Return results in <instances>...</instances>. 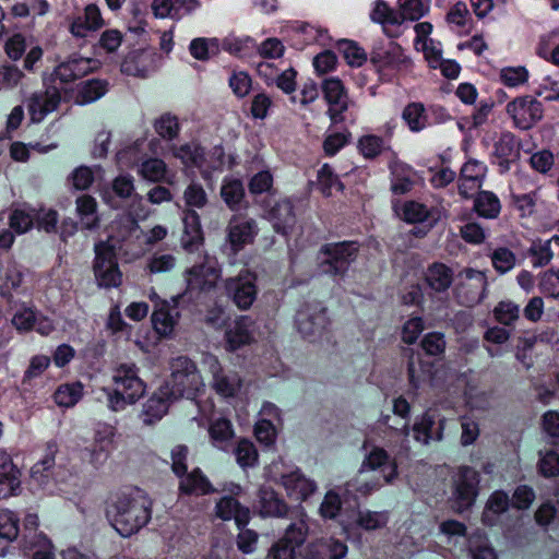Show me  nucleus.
<instances>
[{"instance_id":"nucleus-1","label":"nucleus","mask_w":559,"mask_h":559,"mask_svg":"<svg viewBox=\"0 0 559 559\" xmlns=\"http://www.w3.org/2000/svg\"><path fill=\"white\" fill-rule=\"evenodd\" d=\"M107 515L115 530L123 537H129L144 527L152 516V502L141 490L119 495L107 510Z\"/></svg>"},{"instance_id":"nucleus-2","label":"nucleus","mask_w":559,"mask_h":559,"mask_svg":"<svg viewBox=\"0 0 559 559\" xmlns=\"http://www.w3.org/2000/svg\"><path fill=\"white\" fill-rule=\"evenodd\" d=\"M114 390L105 389L108 407L114 412L135 403L145 392V384L139 377V368L134 364H120L112 373Z\"/></svg>"},{"instance_id":"nucleus-3","label":"nucleus","mask_w":559,"mask_h":559,"mask_svg":"<svg viewBox=\"0 0 559 559\" xmlns=\"http://www.w3.org/2000/svg\"><path fill=\"white\" fill-rule=\"evenodd\" d=\"M370 61L378 73L389 80L408 74L414 68L411 56L393 39L374 41L370 51Z\"/></svg>"},{"instance_id":"nucleus-4","label":"nucleus","mask_w":559,"mask_h":559,"mask_svg":"<svg viewBox=\"0 0 559 559\" xmlns=\"http://www.w3.org/2000/svg\"><path fill=\"white\" fill-rule=\"evenodd\" d=\"M174 399H195L205 384L197 365L186 356H179L170 361V377L164 384Z\"/></svg>"},{"instance_id":"nucleus-5","label":"nucleus","mask_w":559,"mask_h":559,"mask_svg":"<svg viewBox=\"0 0 559 559\" xmlns=\"http://www.w3.org/2000/svg\"><path fill=\"white\" fill-rule=\"evenodd\" d=\"M358 246L356 242L344 241L326 243L321 247L318 260L322 273L344 275L350 263L356 259Z\"/></svg>"},{"instance_id":"nucleus-6","label":"nucleus","mask_w":559,"mask_h":559,"mask_svg":"<svg viewBox=\"0 0 559 559\" xmlns=\"http://www.w3.org/2000/svg\"><path fill=\"white\" fill-rule=\"evenodd\" d=\"M93 272L97 286L100 288H116L122 284V273L116 259L114 246L103 241L95 245Z\"/></svg>"},{"instance_id":"nucleus-7","label":"nucleus","mask_w":559,"mask_h":559,"mask_svg":"<svg viewBox=\"0 0 559 559\" xmlns=\"http://www.w3.org/2000/svg\"><path fill=\"white\" fill-rule=\"evenodd\" d=\"M295 324L302 337L316 341L330 326L325 307L319 301L306 302L296 313Z\"/></svg>"},{"instance_id":"nucleus-8","label":"nucleus","mask_w":559,"mask_h":559,"mask_svg":"<svg viewBox=\"0 0 559 559\" xmlns=\"http://www.w3.org/2000/svg\"><path fill=\"white\" fill-rule=\"evenodd\" d=\"M202 364L211 373L212 389L223 397H234L241 389L242 381L236 371L225 370L218 358L212 354H204Z\"/></svg>"},{"instance_id":"nucleus-9","label":"nucleus","mask_w":559,"mask_h":559,"mask_svg":"<svg viewBox=\"0 0 559 559\" xmlns=\"http://www.w3.org/2000/svg\"><path fill=\"white\" fill-rule=\"evenodd\" d=\"M513 126L520 130H530L544 115L543 104L532 95L515 97L506 107Z\"/></svg>"},{"instance_id":"nucleus-10","label":"nucleus","mask_w":559,"mask_h":559,"mask_svg":"<svg viewBox=\"0 0 559 559\" xmlns=\"http://www.w3.org/2000/svg\"><path fill=\"white\" fill-rule=\"evenodd\" d=\"M255 282V274L247 269L241 270L237 276L225 280V293L237 308L247 310L252 306L258 295Z\"/></svg>"},{"instance_id":"nucleus-11","label":"nucleus","mask_w":559,"mask_h":559,"mask_svg":"<svg viewBox=\"0 0 559 559\" xmlns=\"http://www.w3.org/2000/svg\"><path fill=\"white\" fill-rule=\"evenodd\" d=\"M479 474L472 467H460L453 479V503L457 512L473 506L478 495Z\"/></svg>"},{"instance_id":"nucleus-12","label":"nucleus","mask_w":559,"mask_h":559,"mask_svg":"<svg viewBox=\"0 0 559 559\" xmlns=\"http://www.w3.org/2000/svg\"><path fill=\"white\" fill-rule=\"evenodd\" d=\"M463 280L456 287V297L465 306L479 304L486 296L488 282L484 272L466 269L461 274Z\"/></svg>"},{"instance_id":"nucleus-13","label":"nucleus","mask_w":559,"mask_h":559,"mask_svg":"<svg viewBox=\"0 0 559 559\" xmlns=\"http://www.w3.org/2000/svg\"><path fill=\"white\" fill-rule=\"evenodd\" d=\"M322 92L332 123L342 122L344 120L343 114L348 109L349 104L343 82L338 78H328L322 82Z\"/></svg>"},{"instance_id":"nucleus-14","label":"nucleus","mask_w":559,"mask_h":559,"mask_svg":"<svg viewBox=\"0 0 559 559\" xmlns=\"http://www.w3.org/2000/svg\"><path fill=\"white\" fill-rule=\"evenodd\" d=\"M258 235L257 222L253 218L233 216L227 226V250L236 255L245 246L251 243Z\"/></svg>"},{"instance_id":"nucleus-15","label":"nucleus","mask_w":559,"mask_h":559,"mask_svg":"<svg viewBox=\"0 0 559 559\" xmlns=\"http://www.w3.org/2000/svg\"><path fill=\"white\" fill-rule=\"evenodd\" d=\"M221 276L218 263L214 258L206 257L200 264L186 271V281L190 290H207L215 286Z\"/></svg>"},{"instance_id":"nucleus-16","label":"nucleus","mask_w":559,"mask_h":559,"mask_svg":"<svg viewBox=\"0 0 559 559\" xmlns=\"http://www.w3.org/2000/svg\"><path fill=\"white\" fill-rule=\"evenodd\" d=\"M98 67L99 61L96 59L73 55L68 60L59 63L55 68L52 75L63 83H69L87 75L98 69Z\"/></svg>"},{"instance_id":"nucleus-17","label":"nucleus","mask_w":559,"mask_h":559,"mask_svg":"<svg viewBox=\"0 0 559 559\" xmlns=\"http://www.w3.org/2000/svg\"><path fill=\"white\" fill-rule=\"evenodd\" d=\"M369 19L372 23L381 25L383 34L389 39H395L402 35L397 11L396 9L391 8L386 1H373Z\"/></svg>"},{"instance_id":"nucleus-18","label":"nucleus","mask_w":559,"mask_h":559,"mask_svg":"<svg viewBox=\"0 0 559 559\" xmlns=\"http://www.w3.org/2000/svg\"><path fill=\"white\" fill-rule=\"evenodd\" d=\"M61 95L56 86H48L45 91L32 94L28 99V111L33 122H40L45 117L57 109Z\"/></svg>"},{"instance_id":"nucleus-19","label":"nucleus","mask_w":559,"mask_h":559,"mask_svg":"<svg viewBox=\"0 0 559 559\" xmlns=\"http://www.w3.org/2000/svg\"><path fill=\"white\" fill-rule=\"evenodd\" d=\"M21 491V471L11 455L0 449V499H8Z\"/></svg>"},{"instance_id":"nucleus-20","label":"nucleus","mask_w":559,"mask_h":559,"mask_svg":"<svg viewBox=\"0 0 559 559\" xmlns=\"http://www.w3.org/2000/svg\"><path fill=\"white\" fill-rule=\"evenodd\" d=\"M255 324L248 316H240L225 332V347L235 352L254 340Z\"/></svg>"},{"instance_id":"nucleus-21","label":"nucleus","mask_w":559,"mask_h":559,"mask_svg":"<svg viewBox=\"0 0 559 559\" xmlns=\"http://www.w3.org/2000/svg\"><path fill=\"white\" fill-rule=\"evenodd\" d=\"M443 429L444 419L430 409L416 419L413 426L414 439L423 444L440 441Z\"/></svg>"},{"instance_id":"nucleus-22","label":"nucleus","mask_w":559,"mask_h":559,"mask_svg":"<svg viewBox=\"0 0 559 559\" xmlns=\"http://www.w3.org/2000/svg\"><path fill=\"white\" fill-rule=\"evenodd\" d=\"M377 469H379L381 476H383L384 483H392L397 476V465L395 461L390 457L384 449L374 447L362 461L359 474L361 475L367 471Z\"/></svg>"},{"instance_id":"nucleus-23","label":"nucleus","mask_w":559,"mask_h":559,"mask_svg":"<svg viewBox=\"0 0 559 559\" xmlns=\"http://www.w3.org/2000/svg\"><path fill=\"white\" fill-rule=\"evenodd\" d=\"M179 310L177 301L158 299L152 314V323L155 331L162 336H169L178 322Z\"/></svg>"},{"instance_id":"nucleus-24","label":"nucleus","mask_w":559,"mask_h":559,"mask_svg":"<svg viewBox=\"0 0 559 559\" xmlns=\"http://www.w3.org/2000/svg\"><path fill=\"white\" fill-rule=\"evenodd\" d=\"M511 203L521 217H532L548 210L540 187L530 192L511 193Z\"/></svg>"},{"instance_id":"nucleus-25","label":"nucleus","mask_w":559,"mask_h":559,"mask_svg":"<svg viewBox=\"0 0 559 559\" xmlns=\"http://www.w3.org/2000/svg\"><path fill=\"white\" fill-rule=\"evenodd\" d=\"M281 484L288 497L298 501L308 499L318 489L316 481L306 477L300 469L283 474L281 476Z\"/></svg>"},{"instance_id":"nucleus-26","label":"nucleus","mask_w":559,"mask_h":559,"mask_svg":"<svg viewBox=\"0 0 559 559\" xmlns=\"http://www.w3.org/2000/svg\"><path fill=\"white\" fill-rule=\"evenodd\" d=\"M170 392L162 385L143 405L140 414L144 425H152L168 412L169 405L175 401Z\"/></svg>"},{"instance_id":"nucleus-27","label":"nucleus","mask_w":559,"mask_h":559,"mask_svg":"<svg viewBox=\"0 0 559 559\" xmlns=\"http://www.w3.org/2000/svg\"><path fill=\"white\" fill-rule=\"evenodd\" d=\"M104 25L99 8L96 4H88L84 11L78 14L70 26L73 36L85 38Z\"/></svg>"},{"instance_id":"nucleus-28","label":"nucleus","mask_w":559,"mask_h":559,"mask_svg":"<svg viewBox=\"0 0 559 559\" xmlns=\"http://www.w3.org/2000/svg\"><path fill=\"white\" fill-rule=\"evenodd\" d=\"M215 514L223 521L234 520L238 528L245 527L250 520L249 508L241 506L236 498L229 496H223L216 502Z\"/></svg>"},{"instance_id":"nucleus-29","label":"nucleus","mask_w":559,"mask_h":559,"mask_svg":"<svg viewBox=\"0 0 559 559\" xmlns=\"http://www.w3.org/2000/svg\"><path fill=\"white\" fill-rule=\"evenodd\" d=\"M347 546L334 538H321L308 545L305 559H343Z\"/></svg>"},{"instance_id":"nucleus-30","label":"nucleus","mask_w":559,"mask_h":559,"mask_svg":"<svg viewBox=\"0 0 559 559\" xmlns=\"http://www.w3.org/2000/svg\"><path fill=\"white\" fill-rule=\"evenodd\" d=\"M183 234L181 245L185 250L193 252L200 248L203 242V233L200 217L193 210H187L182 217Z\"/></svg>"},{"instance_id":"nucleus-31","label":"nucleus","mask_w":559,"mask_h":559,"mask_svg":"<svg viewBox=\"0 0 559 559\" xmlns=\"http://www.w3.org/2000/svg\"><path fill=\"white\" fill-rule=\"evenodd\" d=\"M259 512L263 518H284L288 515L289 508L272 488L262 487L259 490Z\"/></svg>"},{"instance_id":"nucleus-32","label":"nucleus","mask_w":559,"mask_h":559,"mask_svg":"<svg viewBox=\"0 0 559 559\" xmlns=\"http://www.w3.org/2000/svg\"><path fill=\"white\" fill-rule=\"evenodd\" d=\"M267 218L276 233L287 235L296 222L292 202L289 200L277 202L269 211Z\"/></svg>"},{"instance_id":"nucleus-33","label":"nucleus","mask_w":559,"mask_h":559,"mask_svg":"<svg viewBox=\"0 0 559 559\" xmlns=\"http://www.w3.org/2000/svg\"><path fill=\"white\" fill-rule=\"evenodd\" d=\"M180 477L179 490L185 495L204 496L218 491L215 489L207 477L200 468H194L190 473H185Z\"/></svg>"},{"instance_id":"nucleus-34","label":"nucleus","mask_w":559,"mask_h":559,"mask_svg":"<svg viewBox=\"0 0 559 559\" xmlns=\"http://www.w3.org/2000/svg\"><path fill=\"white\" fill-rule=\"evenodd\" d=\"M431 0H397L396 11L400 29L405 22H415L425 16L430 10Z\"/></svg>"},{"instance_id":"nucleus-35","label":"nucleus","mask_w":559,"mask_h":559,"mask_svg":"<svg viewBox=\"0 0 559 559\" xmlns=\"http://www.w3.org/2000/svg\"><path fill=\"white\" fill-rule=\"evenodd\" d=\"M226 165V156L223 146L216 145L210 151L204 152L201 147L198 168L202 176L207 179L213 171H222Z\"/></svg>"},{"instance_id":"nucleus-36","label":"nucleus","mask_w":559,"mask_h":559,"mask_svg":"<svg viewBox=\"0 0 559 559\" xmlns=\"http://www.w3.org/2000/svg\"><path fill=\"white\" fill-rule=\"evenodd\" d=\"M134 183L130 175H120L111 183V187H106L100 190L104 202L112 207L117 206L116 200L112 197L115 193L120 199H127L133 195Z\"/></svg>"},{"instance_id":"nucleus-37","label":"nucleus","mask_w":559,"mask_h":559,"mask_svg":"<svg viewBox=\"0 0 559 559\" xmlns=\"http://www.w3.org/2000/svg\"><path fill=\"white\" fill-rule=\"evenodd\" d=\"M139 175L151 182H171V179L174 178V174L168 171L165 162L155 157L147 158L140 164Z\"/></svg>"},{"instance_id":"nucleus-38","label":"nucleus","mask_w":559,"mask_h":559,"mask_svg":"<svg viewBox=\"0 0 559 559\" xmlns=\"http://www.w3.org/2000/svg\"><path fill=\"white\" fill-rule=\"evenodd\" d=\"M425 278L432 290L442 293L451 286L453 272L443 263H433L427 269Z\"/></svg>"},{"instance_id":"nucleus-39","label":"nucleus","mask_w":559,"mask_h":559,"mask_svg":"<svg viewBox=\"0 0 559 559\" xmlns=\"http://www.w3.org/2000/svg\"><path fill=\"white\" fill-rule=\"evenodd\" d=\"M107 91L108 83L106 80H87L79 86L75 96V103L79 105L91 104L103 97Z\"/></svg>"},{"instance_id":"nucleus-40","label":"nucleus","mask_w":559,"mask_h":559,"mask_svg":"<svg viewBox=\"0 0 559 559\" xmlns=\"http://www.w3.org/2000/svg\"><path fill=\"white\" fill-rule=\"evenodd\" d=\"M209 435L215 448L226 451L234 438L233 425L226 418H218L210 425Z\"/></svg>"},{"instance_id":"nucleus-41","label":"nucleus","mask_w":559,"mask_h":559,"mask_svg":"<svg viewBox=\"0 0 559 559\" xmlns=\"http://www.w3.org/2000/svg\"><path fill=\"white\" fill-rule=\"evenodd\" d=\"M50 357L46 355L33 356L29 360V365L24 371L21 381V394L25 395L31 392L33 388V381L39 378L50 366Z\"/></svg>"},{"instance_id":"nucleus-42","label":"nucleus","mask_w":559,"mask_h":559,"mask_svg":"<svg viewBox=\"0 0 559 559\" xmlns=\"http://www.w3.org/2000/svg\"><path fill=\"white\" fill-rule=\"evenodd\" d=\"M309 533V526L307 523L306 514L304 510H298V516L296 521L292 522L285 530L284 537L281 539L289 546H294L295 549L299 548L307 539Z\"/></svg>"},{"instance_id":"nucleus-43","label":"nucleus","mask_w":559,"mask_h":559,"mask_svg":"<svg viewBox=\"0 0 559 559\" xmlns=\"http://www.w3.org/2000/svg\"><path fill=\"white\" fill-rule=\"evenodd\" d=\"M474 210L485 218H497L501 212V202L491 191H480L474 200Z\"/></svg>"},{"instance_id":"nucleus-44","label":"nucleus","mask_w":559,"mask_h":559,"mask_svg":"<svg viewBox=\"0 0 559 559\" xmlns=\"http://www.w3.org/2000/svg\"><path fill=\"white\" fill-rule=\"evenodd\" d=\"M25 549L32 559H53L55 556L51 542L43 533L25 536Z\"/></svg>"},{"instance_id":"nucleus-45","label":"nucleus","mask_w":559,"mask_h":559,"mask_svg":"<svg viewBox=\"0 0 559 559\" xmlns=\"http://www.w3.org/2000/svg\"><path fill=\"white\" fill-rule=\"evenodd\" d=\"M432 365L429 362H425L419 354H413L409 357L408 361V379L411 384L414 388H419L420 385L431 382Z\"/></svg>"},{"instance_id":"nucleus-46","label":"nucleus","mask_w":559,"mask_h":559,"mask_svg":"<svg viewBox=\"0 0 559 559\" xmlns=\"http://www.w3.org/2000/svg\"><path fill=\"white\" fill-rule=\"evenodd\" d=\"M189 51L191 56L200 61L209 60L210 58L221 52V40L216 37L205 38L198 37L190 41Z\"/></svg>"},{"instance_id":"nucleus-47","label":"nucleus","mask_w":559,"mask_h":559,"mask_svg":"<svg viewBox=\"0 0 559 559\" xmlns=\"http://www.w3.org/2000/svg\"><path fill=\"white\" fill-rule=\"evenodd\" d=\"M76 204V213L81 219V224L86 229H93L98 225V216H97V203L96 200L88 195L83 194L79 197L75 201Z\"/></svg>"},{"instance_id":"nucleus-48","label":"nucleus","mask_w":559,"mask_h":559,"mask_svg":"<svg viewBox=\"0 0 559 559\" xmlns=\"http://www.w3.org/2000/svg\"><path fill=\"white\" fill-rule=\"evenodd\" d=\"M488 257L492 267L500 275L509 273L518 263L516 254L508 247H497L490 250Z\"/></svg>"},{"instance_id":"nucleus-49","label":"nucleus","mask_w":559,"mask_h":559,"mask_svg":"<svg viewBox=\"0 0 559 559\" xmlns=\"http://www.w3.org/2000/svg\"><path fill=\"white\" fill-rule=\"evenodd\" d=\"M402 118L412 132H419L429 126L426 109L421 103L408 104L402 112Z\"/></svg>"},{"instance_id":"nucleus-50","label":"nucleus","mask_w":559,"mask_h":559,"mask_svg":"<svg viewBox=\"0 0 559 559\" xmlns=\"http://www.w3.org/2000/svg\"><path fill=\"white\" fill-rule=\"evenodd\" d=\"M555 235L548 240L534 241L528 248V257L534 267H543L550 263L554 258L552 246H555Z\"/></svg>"},{"instance_id":"nucleus-51","label":"nucleus","mask_w":559,"mask_h":559,"mask_svg":"<svg viewBox=\"0 0 559 559\" xmlns=\"http://www.w3.org/2000/svg\"><path fill=\"white\" fill-rule=\"evenodd\" d=\"M416 173L408 166L396 165L392 170L391 189L395 194L409 192L415 183Z\"/></svg>"},{"instance_id":"nucleus-52","label":"nucleus","mask_w":559,"mask_h":559,"mask_svg":"<svg viewBox=\"0 0 559 559\" xmlns=\"http://www.w3.org/2000/svg\"><path fill=\"white\" fill-rule=\"evenodd\" d=\"M221 195L230 210H238L245 198V188L241 180L225 179L221 188Z\"/></svg>"},{"instance_id":"nucleus-53","label":"nucleus","mask_w":559,"mask_h":559,"mask_svg":"<svg viewBox=\"0 0 559 559\" xmlns=\"http://www.w3.org/2000/svg\"><path fill=\"white\" fill-rule=\"evenodd\" d=\"M396 213L407 223H425L429 219L431 212L423 203L416 201H407L401 207L394 206Z\"/></svg>"},{"instance_id":"nucleus-54","label":"nucleus","mask_w":559,"mask_h":559,"mask_svg":"<svg viewBox=\"0 0 559 559\" xmlns=\"http://www.w3.org/2000/svg\"><path fill=\"white\" fill-rule=\"evenodd\" d=\"M83 396V385L80 382L67 383L60 385L55 394L53 400L60 407H72Z\"/></svg>"},{"instance_id":"nucleus-55","label":"nucleus","mask_w":559,"mask_h":559,"mask_svg":"<svg viewBox=\"0 0 559 559\" xmlns=\"http://www.w3.org/2000/svg\"><path fill=\"white\" fill-rule=\"evenodd\" d=\"M221 40V50L233 56L242 57L247 55L254 46V40L249 36H236L229 34Z\"/></svg>"},{"instance_id":"nucleus-56","label":"nucleus","mask_w":559,"mask_h":559,"mask_svg":"<svg viewBox=\"0 0 559 559\" xmlns=\"http://www.w3.org/2000/svg\"><path fill=\"white\" fill-rule=\"evenodd\" d=\"M388 148V139L380 135L365 134L358 140V150L365 158L372 159Z\"/></svg>"},{"instance_id":"nucleus-57","label":"nucleus","mask_w":559,"mask_h":559,"mask_svg":"<svg viewBox=\"0 0 559 559\" xmlns=\"http://www.w3.org/2000/svg\"><path fill=\"white\" fill-rule=\"evenodd\" d=\"M390 520L389 511L362 510L357 514L356 523L366 531L383 528Z\"/></svg>"},{"instance_id":"nucleus-58","label":"nucleus","mask_w":559,"mask_h":559,"mask_svg":"<svg viewBox=\"0 0 559 559\" xmlns=\"http://www.w3.org/2000/svg\"><path fill=\"white\" fill-rule=\"evenodd\" d=\"M509 506V497L503 491H495L486 504L483 513V522L488 525L495 524V516L504 512Z\"/></svg>"},{"instance_id":"nucleus-59","label":"nucleus","mask_w":559,"mask_h":559,"mask_svg":"<svg viewBox=\"0 0 559 559\" xmlns=\"http://www.w3.org/2000/svg\"><path fill=\"white\" fill-rule=\"evenodd\" d=\"M57 452L56 444L48 445V453L44 459L38 461L31 469V477L39 485H45L49 477L50 469L55 465V453Z\"/></svg>"},{"instance_id":"nucleus-60","label":"nucleus","mask_w":559,"mask_h":559,"mask_svg":"<svg viewBox=\"0 0 559 559\" xmlns=\"http://www.w3.org/2000/svg\"><path fill=\"white\" fill-rule=\"evenodd\" d=\"M318 182L321 192L326 197L343 190V183L328 164L323 165L319 170Z\"/></svg>"},{"instance_id":"nucleus-61","label":"nucleus","mask_w":559,"mask_h":559,"mask_svg":"<svg viewBox=\"0 0 559 559\" xmlns=\"http://www.w3.org/2000/svg\"><path fill=\"white\" fill-rule=\"evenodd\" d=\"M176 263L177 259L174 254L156 252L147 259L145 271L150 274L167 273L176 266Z\"/></svg>"},{"instance_id":"nucleus-62","label":"nucleus","mask_w":559,"mask_h":559,"mask_svg":"<svg viewBox=\"0 0 559 559\" xmlns=\"http://www.w3.org/2000/svg\"><path fill=\"white\" fill-rule=\"evenodd\" d=\"M234 453L237 463L242 468L253 467L258 463V451L254 444L247 439H242L238 442Z\"/></svg>"},{"instance_id":"nucleus-63","label":"nucleus","mask_w":559,"mask_h":559,"mask_svg":"<svg viewBox=\"0 0 559 559\" xmlns=\"http://www.w3.org/2000/svg\"><path fill=\"white\" fill-rule=\"evenodd\" d=\"M35 211L32 209H16L10 215V227L17 234L29 230L34 225Z\"/></svg>"},{"instance_id":"nucleus-64","label":"nucleus","mask_w":559,"mask_h":559,"mask_svg":"<svg viewBox=\"0 0 559 559\" xmlns=\"http://www.w3.org/2000/svg\"><path fill=\"white\" fill-rule=\"evenodd\" d=\"M538 288L545 296L559 299V270H549L539 275Z\"/></svg>"}]
</instances>
